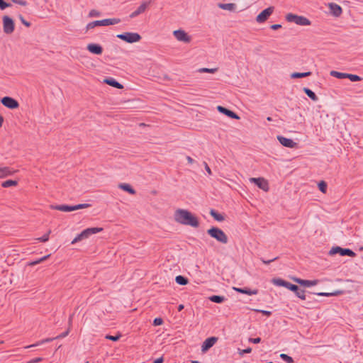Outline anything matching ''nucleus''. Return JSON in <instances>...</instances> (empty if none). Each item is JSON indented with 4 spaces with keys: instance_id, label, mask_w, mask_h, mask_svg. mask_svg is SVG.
Returning a JSON list of instances; mask_svg holds the SVG:
<instances>
[{
    "instance_id": "obj_36",
    "label": "nucleus",
    "mask_w": 363,
    "mask_h": 363,
    "mask_svg": "<svg viewBox=\"0 0 363 363\" xmlns=\"http://www.w3.org/2000/svg\"><path fill=\"white\" fill-rule=\"evenodd\" d=\"M340 294V291H335L333 293H325V292L314 293V294H316L317 296H337Z\"/></svg>"
},
{
    "instance_id": "obj_5",
    "label": "nucleus",
    "mask_w": 363,
    "mask_h": 363,
    "mask_svg": "<svg viewBox=\"0 0 363 363\" xmlns=\"http://www.w3.org/2000/svg\"><path fill=\"white\" fill-rule=\"evenodd\" d=\"M116 37L128 43L139 42L142 38L139 33L131 32H125L121 34H118Z\"/></svg>"
},
{
    "instance_id": "obj_39",
    "label": "nucleus",
    "mask_w": 363,
    "mask_h": 363,
    "mask_svg": "<svg viewBox=\"0 0 363 363\" xmlns=\"http://www.w3.org/2000/svg\"><path fill=\"white\" fill-rule=\"evenodd\" d=\"M50 257V255H45V256H44V257H41V258H40V259H36V260H35V261H33V262H30V263H29V265H30V266L36 265V264H39V263H40V262H42L45 261V259H48V257Z\"/></svg>"
},
{
    "instance_id": "obj_22",
    "label": "nucleus",
    "mask_w": 363,
    "mask_h": 363,
    "mask_svg": "<svg viewBox=\"0 0 363 363\" xmlns=\"http://www.w3.org/2000/svg\"><path fill=\"white\" fill-rule=\"evenodd\" d=\"M13 172H15V171L9 167H0V179L11 176Z\"/></svg>"
},
{
    "instance_id": "obj_30",
    "label": "nucleus",
    "mask_w": 363,
    "mask_h": 363,
    "mask_svg": "<svg viewBox=\"0 0 363 363\" xmlns=\"http://www.w3.org/2000/svg\"><path fill=\"white\" fill-rule=\"evenodd\" d=\"M272 282L276 286L285 287L287 281L281 278H274Z\"/></svg>"
},
{
    "instance_id": "obj_12",
    "label": "nucleus",
    "mask_w": 363,
    "mask_h": 363,
    "mask_svg": "<svg viewBox=\"0 0 363 363\" xmlns=\"http://www.w3.org/2000/svg\"><path fill=\"white\" fill-rule=\"evenodd\" d=\"M218 340V337H211L204 340L201 345V351L203 352H206L211 347H212Z\"/></svg>"
},
{
    "instance_id": "obj_25",
    "label": "nucleus",
    "mask_w": 363,
    "mask_h": 363,
    "mask_svg": "<svg viewBox=\"0 0 363 363\" xmlns=\"http://www.w3.org/2000/svg\"><path fill=\"white\" fill-rule=\"evenodd\" d=\"M118 187L125 191H128L130 194H135V191L133 188L128 184L126 183H120Z\"/></svg>"
},
{
    "instance_id": "obj_34",
    "label": "nucleus",
    "mask_w": 363,
    "mask_h": 363,
    "mask_svg": "<svg viewBox=\"0 0 363 363\" xmlns=\"http://www.w3.org/2000/svg\"><path fill=\"white\" fill-rule=\"evenodd\" d=\"M296 294V296L301 298V300H306V291L303 289H300L299 287H298V290L294 292Z\"/></svg>"
},
{
    "instance_id": "obj_19",
    "label": "nucleus",
    "mask_w": 363,
    "mask_h": 363,
    "mask_svg": "<svg viewBox=\"0 0 363 363\" xmlns=\"http://www.w3.org/2000/svg\"><path fill=\"white\" fill-rule=\"evenodd\" d=\"M104 82L111 86L114 88H117L121 89L123 88V86L120 84L118 81H116L114 78L108 77L104 79Z\"/></svg>"
},
{
    "instance_id": "obj_4",
    "label": "nucleus",
    "mask_w": 363,
    "mask_h": 363,
    "mask_svg": "<svg viewBox=\"0 0 363 363\" xmlns=\"http://www.w3.org/2000/svg\"><path fill=\"white\" fill-rule=\"evenodd\" d=\"M286 20L288 22H293L299 26H310L311 24V21L306 17L291 13L286 14Z\"/></svg>"
},
{
    "instance_id": "obj_24",
    "label": "nucleus",
    "mask_w": 363,
    "mask_h": 363,
    "mask_svg": "<svg viewBox=\"0 0 363 363\" xmlns=\"http://www.w3.org/2000/svg\"><path fill=\"white\" fill-rule=\"evenodd\" d=\"M303 92L313 101H317L318 100V97L311 89L307 87H304L303 89Z\"/></svg>"
},
{
    "instance_id": "obj_48",
    "label": "nucleus",
    "mask_w": 363,
    "mask_h": 363,
    "mask_svg": "<svg viewBox=\"0 0 363 363\" xmlns=\"http://www.w3.org/2000/svg\"><path fill=\"white\" fill-rule=\"evenodd\" d=\"M251 352H252V348L251 347H247V348H246L245 350L238 349V353L241 356H242L244 354L250 353Z\"/></svg>"
},
{
    "instance_id": "obj_61",
    "label": "nucleus",
    "mask_w": 363,
    "mask_h": 363,
    "mask_svg": "<svg viewBox=\"0 0 363 363\" xmlns=\"http://www.w3.org/2000/svg\"><path fill=\"white\" fill-rule=\"evenodd\" d=\"M42 358L41 357H37V358H35L31 360V363H38V362H40L42 361Z\"/></svg>"
},
{
    "instance_id": "obj_63",
    "label": "nucleus",
    "mask_w": 363,
    "mask_h": 363,
    "mask_svg": "<svg viewBox=\"0 0 363 363\" xmlns=\"http://www.w3.org/2000/svg\"><path fill=\"white\" fill-rule=\"evenodd\" d=\"M186 160H187V161H188V162H189V163L192 164L193 162H194V159H192V158H191V157H189V156H187V157H186Z\"/></svg>"
},
{
    "instance_id": "obj_17",
    "label": "nucleus",
    "mask_w": 363,
    "mask_h": 363,
    "mask_svg": "<svg viewBox=\"0 0 363 363\" xmlns=\"http://www.w3.org/2000/svg\"><path fill=\"white\" fill-rule=\"evenodd\" d=\"M103 230L102 228H89L84 230L82 233L84 239L88 238L91 235L100 233Z\"/></svg>"
},
{
    "instance_id": "obj_31",
    "label": "nucleus",
    "mask_w": 363,
    "mask_h": 363,
    "mask_svg": "<svg viewBox=\"0 0 363 363\" xmlns=\"http://www.w3.org/2000/svg\"><path fill=\"white\" fill-rule=\"evenodd\" d=\"M55 339H56L55 337L46 338V339L42 340L40 341H38V342H37L36 343H35L33 345H28V346L26 347V348H30V347H33L39 346V345H41L42 344H44L45 342H51V341H52L53 340H55Z\"/></svg>"
},
{
    "instance_id": "obj_54",
    "label": "nucleus",
    "mask_w": 363,
    "mask_h": 363,
    "mask_svg": "<svg viewBox=\"0 0 363 363\" xmlns=\"http://www.w3.org/2000/svg\"><path fill=\"white\" fill-rule=\"evenodd\" d=\"M249 182H267V181L263 177H257V178L251 177L249 179Z\"/></svg>"
},
{
    "instance_id": "obj_52",
    "label": "nucleus",
    "mask_w": 363,
    "mask_h": 363,
    "mask_svg": "<svg viewBox=\"0 0 363 363\" xmlns=\"http://www.w3.org/2000/svg\"><path fill=\"white\" fill-rule=\"evenodd\" d=\"M13 3L19 4L21 6H26L28 4V2L25 0H11Z\"/></svg>"
},
{
    "instance_id": "obj_35",
    "label": "nucleus",
    "mask_w": 363,
    "mask_h": 363,
    "mask_svg": "<svg viewBox=\"0 0 363 363\" xmlns=\"http://www.w3.org/2000/svg\"><path fill=\"white\" fill-rule=\"evenodd\" d=\"M253 184L264 191H267L269 189V183H253Z\"/></svg>"
},
{
    "instance_id": "obj_47",
    "label": "nucleus",
    "mask_w": 363,
    "mask_h": 363,
    "mask_svg": "<svg viewBox=\"0 0 363 363\" xmlns=\"http://www.w3.org/2000/svg\"><path fill=\"white\" fill-rule=\"evenodd\" d=\"M19 19L21 21V22L26 27L29 28L31 26V23L28 21H27L26 20H25V18L23 17L22 15H19Z\"/></svg>"
},
{
    "instance_id": "obj_50",
    "label": "nucleus",
    "mask_w": 363,
    "mask_h": 363,
    "mask_svg": "<svg viewBox=\"0 0 363 363\" xmlns=\"http://www.w3.org/2000/svg\"><path fill=\"white\" fill-rule=\"evenodd\" d=\"M163 323V320L161 318H156L153 320V325L155 326L160 325Z\"/></svg>"
},
{
    "instance_id": "obj_44",
    "label": "nucleus",
    "mask_w": 363,
    "mask_h": 363,
    "mask_svg": "<svg viewBox=\"0 0 363 363\" xmlns=\"http://www.w3.org/2000/svg\"><path fill=\"white\" fill-rule=\"evenodd\" d=\"M218 70V68H201L199 71L200 72H207V73H215Z\"/></svg>"
},
{
    "instance_id": "obj_46",
    "label": "nucleus",
    "mask_w": 363,
    "mask_h": 363,
    "mask_svg": "<svg viewBox=\"0 0 363 363\" xmlns=\"http://www.w3.org/2000/svg\"><path fill=\"white\" fill-rule=\"evenodd\" d=\"M84 240V238H83V235H82V233H79V235H77L74 238V240L71 242V244L74 245L75 243H77V242H79L81 240Z\"/></svg>"
},
{
    "instance_id": "obj_51",
    "label": "nucleus",
    "mask_w": 363,
    "mask_h": 363,
    "mask_svg": "<svg viewBox=\"0 0 363 363\" xmlns=\"http://www.w3.org/2000/svg\"><path fill=\"white\" fill-rule=\"evenodd\" d=\"M278 258H279L278 257H274V258H273V259H269V260H266V259H263V258H260V260H261V261L262 262V263H263V264H269L271 262H274V261H275V260L278 259Z\"/></svg>"
},
{
    "instance_id": "obj_10",
    "label": "nucleus",
    "mask_w": 363,
    "mask_h": 363,
    "mask_svg": "<svg viewBox=\"0 0 363 363\" xmlns=\"http://www.w3.org/2000/svg\"><path fill=\"white\" fill-rule=\"evenodd\" d=\"M173 35L179 41L184 43H189L191 41V37L183 30H176L173 32Z\"/></svg>"
},
{
    "instance_id": "obj_14",
    "label": "nucleus",
    "mask_w": 363,
    "mask_h": 363,
    "mask_svg": "<svg viewBox=\"0 0 363 363\" xmlns=\"http://www.w3.org/2000/svg\"><path fill=\"white\" fill-rule=\"evenodd\" d=\"M217 110L220 113L225 114V116H228L229 118H230L232 119H239L240 118V117L238 116V114L236 113H235L234 111H233L230 109H228L225 107H223L222 106H218Z\"/></svg>"
},
{
    "instance_id": "obj_40",
    "label": "nucleus",
    "mask_w": 363,
    "mask_h": 363,
    "mask_svg": "<svg viewBox=\"0 0 363 363\" xmlns=\"http://www.w3.org/2000/svg\"><path fill=\"white\" fill-rule=\"evenodd\" d=\"M298 286L297 285L293 284L289 281L286 282V284L285 286V288H286L289 290L294 291V292H295L298 290Z\"/></svg>"
},
{
    "instance_id": "obj_56",
    "label": "nucleus",
    "mask_w": 363,
    "mask_h": 363,
    "mask_svg": "<svg viewBox=\"0 0 363 363\" xmlns=\"http://www.w3.org/2000/svg\"><path fill=\"white\" fill-rule=\"evenodd\" d=\"M257 312H259L261 313H262L263 315H267V316H269L272 315V312L271 311H264V310H257Z\"/></svg>"
},
{
    "instance_id": "obj_45",
    "label": "nucleus",
    "mask_w": 363,
    "mask_h": 363,
    "mask_svg": "<svg viewBox=\"0 0 363 363\" xmlns=\"http://www.w3.org/2000/svg\"><path fill=\"white\" fill-rule=\"evenodd\" d=\"M84 240V238H83V235H82V233H79V235H77L74 238V240L71 242V244L74 245L75 243H77V242H79L81 240Z\"/></svg>"
},
{
    "instance_id": "obj_33",
    "label": "nucleus",
    "mask_w": 363,
    "mask_h": 363,
    "mask_svg": "<svg viewBox=\"0 0 363 363\" xmlns=\"http://www.w3.org/2000/svg\"><path fill=\"white\" fill-rule=\"evenodd\" d=\"M346 79H349L351 82H359L362 79L359 76L353 74H346Z\"/></svg>"
},
{
    "instance_id": "obj_38",
    "label": "nucleus",
    "mask_w": 363,
    "mask_h": 363,
    "mask_svg": "<svg viewBox=\"0 0 363 363\" xmlns=\"http://www.w3.org/2000/svg\"><path fill=\"white\" fill-rule=\"evenodd\" d=\"M121 337V335L120 333H118V335H106L105 336V338L106 340H111V341H113V342H116V341H118L120 337Z\"/></svg>"
},
{
    "instance_id": "obj_49",
    "label": "nucleus",
    "mask_w": 363,
    "mask_h": 363,
    "mask_svg": "<svg viewBox=\"0 0 363 363\" xmlns=\"http://www.w3.org/2000/svg\"><path fill=\"white\" fill-rule=\"evenodd\" d=\"M11 5L9 3L5 2L4 0H0V9L4 10Z\"/></svg>"
},
{
    "instance_id": "obj_27",
    "label": "nucleus",
    "mask_w": 363,
    "mask_h": 363,
    "mask_svg": "<svg viewBox=\"0 0 363 363\" xmlns=\"http://www.w3.org/2000/svg\"><path fill=\"white\" fill-rule=\"evenodd\" d=\"M211 216L217 221H223L224 220L225 218L223 215L220 213H218L214 209H211L210 211Z\"/></svg>"
},
{
    "instance_id": "obj_60",
    "label": "nucleus",
    "mask_w": 363,
    "mask_h": 363,
    "mask_svg": "<svg viewBox=\"0 0 363 363\" xmlns=\"http://www.w3.org/2000/svg\"><path fill=\"white\" fill-rule=\"evenodd\" d=\"M163 362H164V359L162 357L154 360V363H163Z\"/></svg>"
},
{
    "instance_id": "obj_55",
    "label": "nucleus",
    "mask_w": 363,
    "mask_h": 363,
    "mask_svg": "<svg viewBox=\"0 0 363 363\" xmlns=\"http://www.w3.org/2000/svg\"><path fill=\"white\" fill-rule=\"evenodd\" d=\"M249 342H252L254 344H257L261 342V338L260 337L250 338Z\"/></svg>"
},
{
    "instance_id": "obj_2",
    "label": "nucleus",
    "mask_w": 363,
    "mask_h": 363,
    "mask_svg": "<svg viewBox=\"0 0 363 363\" xmlns=\"http://www.w3.org/2000/svg\"><path fill=\"white\" fill-rule=\"evenodd\" d=\"M207 233L211 238L216 240L222 244H227L228 242V238L227 235L218 227H211L207 230Z\"/></svg>"
},
{
    "instance_id": "obj_21",
    "label": "nucleus",
    "mask_w": 363,
    "mask_h": 363,
    "mask_svg": "<svg viewBox=\"0 0 363 363\" xmlns=\"http://www.w3.org/2000/svg\"><path fill=\"white\" fill-rule=\"evenodd\" d=\"M233 289L240 294H247V295H256L258 294L257 289L252 290L248 288H238V287H233Z\"/></svg>"
},
{
    "instance_id": "obj_41",
    "label": "nucleus",
    "mask_w": 363,
    "mask_h": 363,
    "mask_svg": "<svg viewBox=\"0 0 363 363\" xmlns=\"http://www.w3.org/2000/svg\"><path fill=\"white\" fill-rule=\"evenodd\" d=\"M91 205L89 204V203H82V204L74 205V206H73V208H74V211H76V210H79V209H82V208H88Z\"/></svg>"
},
{
    "instance_id": "obj_7",
    "label": "nucleus",
    "mask_w": 363,
    "mask_h": 363,
    "mask_svg": "<svg viewBox=\"0 0 363 363\" xmlns=\"http://www.w3.org/2000/svg\"><path fill=\"white\" fill-rule=\"evenodd\" d=\"M336 254H340L341 256H348L351 257H354L356 256V253L353 252L352 250L348 248H342L339 246L333 247L329 251L330 255H333Z\"/></svg>"
},
{
    "instance_id": "obj_53",
    "label": "nucleus",
    "mask_w": 363,
    "mask_h": 363,
    "mask_svg": "<svg viewBox=\"0 0 363 363\" xmlns=\"http://www.w3.org/2000/svg\"><path fill=\"white\" fill-rule=\"evenodd\" d=\"M50 233V231H49L48 233L44 235L43 236L38 238V240H40V242H46L49 240V233Z\"/></svg>"
},
{
    "instance_id": "obj_16",
    "label": "nucleus",
    "mask_w": 363,
    "mask_h": 363,
    "mask_svg": "<svg viewBox=\"0 0 363 363\" xmlns=\"http://www.w3.org/2000/svg\"><path fill=\"white\" fill-rule=\"evenodd\" d=\"M330 12L335 17H339L342 13V9L340 6L335 3H330L329 5Z\"/></svg>"
},
{
    "instance_id": "obj_62",
    "label": "nucleus",
    "mask_w": 363,
    "mask_h": 363,
    "mask_svg": "<svg viewBox=\"0 0 363 363\" xmlns=\"http://www.w3.org/2000/svg\"><path fill=\"white\" fill-rule=\"evenodd\" d=\"M204 164H205V169L206 170V172L209 174H211V170L210 169V167H208V165L207 164L206 162H204Z\"/></svg>"
},
{
    "instance_id": "obj_57",
    "label": "nucleus",
    "mask_w": 363,
    "mask_h": 363,
    "mask_svg": "<svg viewBox=\"0 0 363 363\" xmlns=\"http://www.w3.org/2000/svg\"><path fill=\"white\" fill-rule=\"evenodd\" d=\"M281 28V25L280 24H273L270 26L272 30H276Z\"/></svg>"
},
{
    "instance_id": "obj_59",
    "label": "nucleus",
    "mask_w": 363,
    "mask_h": 363,
    "mask_svg": "<svg viewBox=\"0 0 363 363\" xmlns=\"http://www.w3.org/2000/svg\"><path fill=\"white\" fill-rule=\"evenodd\" d=\"M18 183H2V186L7 188L11 186H16Z\"/></svg>"
},
{
    "instance_id": "obj_26",
    "label": "nucleus",
    "mask_w": 363,
    "mask_h": 363,
    "mask_svg": "<svg viewBox=\"0 0 363 363\" xmlns=\"http://www.w3.org/2000/svg\"><path fill=\"white\" fill-rule=\"evenodd\" d=\"M312 74L311 72H293L291 74V78L292 79H297V78H303L309 77Z\"/></svg>"
},
{
    "instance_id": "obj_20",
    "label": "nucleus",
    "mask_w": 363,
    "mask_h": 363,
    "mask_svg": "<svg viewBox=\"0 0 363 363\" xmlns=\"http://www.w3.org/2000/svg\"><path fill=\"white\" fill-rule=\"evenodd\" d=\"M50 208L54 210H58L64 212H69L74 211L73 206L69 205H51Z\"/></svg>"
},
{
    "instance_id": "obj_28",
    "label": "nucleus",
    "mask_w": 363,
    "mask_h": 363,
    "mask_svg": "<svg viewBox=\"0 0 363 363\" xmlns=\"http://www.w3.org/2000/svg\"><path fill=\"white\" fill-rule=\"evenodd\" d=\"M209 300L213 303H221L225 300V298L223 296L213 295L209 297Z\"/></svg>"
},
{
    "instance_id": "obj_58",
    "label": "nucleus",
    "mask_w": 363,
    "mask_h": 363,
    "mask_svg": "<svg viewBox=\"0 0 363 363\" xmlns=\"http://www.w3.org/2000/svg\"><path fill=\"white\" fill-rule=\"evenodd\" d=\"M69 333V330L65 331V333H62V334L57 335V337H55L56 339H59V338H63L65 337H66Z\"/></svg>"
},
{
    "instance_id": "obj_37",
    "label": "nucleus",
    "mask_w": 363,
    "mask_h": 363,
    "mask_svg": "<svg viewBox=\"0 0 363 363\" xmlns=\"http://www.w3.org/2000/svg\"><path fill=\"white\" fill-rule=\"evenodd\" d=\"M280 357L281 358V359L285 361L286 363H294L293 358L287 355L286 354H284V353L281 354Z\"/></svg>"
},
{
    "instance_id": "obj_42",
    "label": "nucleus",
    "mask_w": 363,
    "mask_h": 363,
    "mask_svg": "<svg viewBox=\"0 0 363 363\" xmlns=\"http://www.w3.org/2000/svg\"><path fill=\"white\" fill-rule=\"evenodd\" d=\"M101 16V13L95 9H92L89 13V17L93 18V17H99Z\"/></svg>"
},
{
    "instance_id": "obj_11",
    "label": "nucleus",
    "mask_w": 363,
    "mask_h": 363,
    "mask_svg": "<svg viewBox=\"0 0 363 363\" xmlns=\"http://www.w3.org/2000/svg\"><path fill=\"white\" fill-rule=\"evenodd\" d=\"M277 140L283 146L286 147L296 148L298 146V143L294 142L292 139L287 138L281 135H278Z\"/></svg>"
},
{
    "instance_id": "obj_9",
    "label": "nucleus",
    "mask_w": 363,
    "mask_h": 363,
    "mask_svg": "<svg viewBox=\"0 0 363 363\" xmlns=\"http://www.w3.org/2000/svg\"><path fill=\"white\" fill-rule=\"evenodd\" d=\"M1 102L4 106L11 109H15L19 106L18 102L15 99L10 96L3 97Z\"/></svg>"
},
{
    "instance_id": "obj_1",
    "label": "nucleus",
    "mask_w": 363,
    "mask_h": 363,
    "mask_svg": "<svg viewBox=\"0 0 363 363\" xmlns=\"http://www.w3.org/2000/svg\"><path fill=\"white\" fill-rule=\"evenodd\" d=\"M174 220L179 223L197 228L199 225L198 218L190 211L179 208L174 212Z\"/></svg>"
},
{
    "instance_id": "obj_3",
    "label": "nucleus",
    "mask_w": 363,
    "mask_h": 363,
    "mask_svg": "<svg viewBox=\"0 0 363 363\" xmlns=\"http://www.w3.org/2000/svg\"><path fill=\"white\" fill-rule=\"evenodd\" d=\"M121 22L120 18H106L103 20H97L89 23L86 28V30L92 29L96 26H107L111 25L118 24Z\"/></svg>"
},
{
    "instance_id": "obj_43",
    "label": "nucleus",
    "mask_w": 363,
    "mask_h": 363,
    "mask_svg": "<svg viewBox=\"0 0 363 363\" xmlns=\"http://www.w3.org/2000/svg\"><path fill=\"white\" fill-rule=\"evenodd\" d=\"M327 184L328 183H318L319 190L324 194L326 192L327 190Z\"/></svg>"
},
{
    "instance_id": "obj_23",
    "label": "nucleus",
    "mask_w": 363,
    "mask_h": 363,
    "mask_svg": "<svg viewBox=\"0 0 363 363\" xmlns=\"http://www.w3.org/2000/svg\"><path fill=\"white\" fill-rule=\"evenodd\" d=\"M218 6L221 9L227 10V11H235L236 9V7H237L236 4L234 3H228V4L219 3V4H218Z\"/></svg>"
},
{
    "instance_id": "obj_13",
    "label": "nucleus",
    "mask_w": 363,
    "mask_h": 363,
    "mask_svg": "<svg viewBox=\"0 0 363 363\" xmlns=\"http://www.w3.org/2000/svg\"><path fill=\"white\" fill-rule=\"evenodd\" d=\"M293 280L303 286H305V287H310V286H315L318 283V280L317 279H314V280H306V279H300V278H296V277H294L293 278Z\"/></svg>"
},
{
    "instance_id": "obj_29",
    "label": "nucleus",
    "mask_w": 363,
    "mask_h": 363,
    "mask_svg": "<svg viewBox=\"0 0 363 363\" xmlns=\"http://www.w3.org/2000/svg\"><path fill=\"white\" fill-rule=\"evenodd\" d=\"M175 281L177 284L182 286L187 284L189 282L188 279L182 275L177 276L175 278Z\"/></svg>"
},
{
    "instance_id": "obj_15",
    "label": "nucleus",
    "mask_w": 363,
    "mask_h": 363,
    "mask_svg": "<svg viewBox=\"0 0 363 363\" xmlns=\"http://www.w3.org/2000/svg\"><path fill=\"white\" fill-rule=\"evenodd\" d=\"M86 49L89 52L95 55H101L103 52V48L101 45L97 43H89L87 45Z\"/></svg>"
},
{
    "instance_id": "obj_32",
    "label": "nucleus",
    "mask_w": 363,
    "mask_h": 363,
    "mask_svg": "<svg viewBox=\"0 0 363 363\" xmlns=\"http://www.w3.org/2000/svg\"><path fill=\"white\" fill-rule=\"evenodd\" d=\"M346 74L334 70L330 72V75L337 79H346Z\"/></svg>"
},
{
    "instance_id": "obj_18",
    "label": "nucleus",
    "mask_w": 363,
    "mask_h": 363,
    "mask_svg": "<svg viewBox=\"0 0 363 363\" xmlns=\"http://www.w3.org/2000/svg\"><path fill=\"white\" fill-rule=\"evenodd\" d=\"M150 4V2H143L141 5L133 13L130 14V18H133L138 16V15L143 13L146 10L147 7Z\"/></svg>"
},
{
    "instance_id": "obj_8",
    "label": "nucleus",
    "mask_w": 363,
    "mask_h": 363,
    "mask_svg": "<svg viewBox=\"0 0 363 363\" xmlns=\"http://www.w3.org/2000/svg\"><path fill=\"white\" fill-rule=\"evenodd\" d=\"M274 8L273 6H269L265 9H264L261 13H259L256 17V21L258 23H264L266 21L270 15L273 13Z\"/></svg>"
},
{
    "instance_id": "obj_6",
    "label": "nucleus",
    "mask_w": 363,
    "mask_h": 363,
    "mask_svg": "<svg viewBox=\"0 0 363 363\" xmlns=\"http://www.w3.org/2000/svg\"><path fill=\"white\" fill-rule=\"evenodd\" d=\"M3 30L6 35L11 34L15 30V23L12 18L9 16H4L2 18Z\"/></svg>"
},
{
    "instance_id": "obj_64",
    "label": "nucleus",
    "mask_w": 363,
    "mask_h": 363,
    "mask_svg": "<svg viewBox=\"0 0 363 363\" xmlns=\"http://www.w3.org/2000/svg\"><path fill=\"white\" fill-rule=\"evenodd\" d=\"M183 308H184V305H182V304L179 305V306H178V311H182Z\"/></svg>"
}]
</instances>
